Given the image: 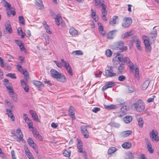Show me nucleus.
<instances>
[{"instance_id": "1", "label": "nucleus", "mask_w": 159, "mask_h": 159, "mask_svg": "<svg viewBox=\"0 0 159 159\" xmlns=\"http://www.w3.org/2000/svg\"><path fill=\"white\" fill-rule=\"evenodd\" d=\"M132 107L138 112L143 111L145 108V104L143 101L140 99H136L132 105Z\"/></svg>"}, {"instance_id": "2", "label": "nucleus", "mask_w": 159, "mask_h": 159, "mask_svg": "<svg viewBox=\"0 0 159 159\" xmlns=\"http://www.w3.org/2000/svg\"><path fill=\"white\" fill-rule=\"evenodd\" d=\"M117 55L113 59V62L114 63H116L118 62L120 63V65H125V62L128 61L129 59L127 57H124L122 54H119L118 52L117 53Z\"/></svg>"}, {"instance_id": "3", "label": "nucleus", "mask_w": 159, "mask_h": 159, "mask_svg": "<svg viewBox=\"0 0 159 159\" xmlns=\"http://www.w3.org/2000/svg\"><path fill=\"white\" fill-rule=\"evenodd\" d=\"M51 74L52 76L56 79L58 81L65 82L66 79L65 76L57 71V70L52 69L51 70Z\"/></svg>"}, {"instance_id": "4", "label": "nucleus", "mask_w": 159, "mask_h": 159, "mask_svg": "<svg viewBox=\"0 0 159 159\" xmlns=\"http://www.w3.org/2000/svg\"><path fill=\"white\" fill-rule=\"evenodd\" d=\"M95 6L98 8L102 7V10H106V6L104 4L103 0H94Z\"/></svg>"}, {"instance_id": "5", "label": "nucleus", "mask_w": 159, "mask_h": 159, "mask_svg": "<svg viewBox=\"0 0 159 159\" xmlns=\"http://www.w3.org/2000/svg\"><path fill=\"white\" fill-rule=\"evenodd\" d=\"M143 42L145 47L146 51L148 52H150L151 51L152 48L150 44L149 40L148 39L147 37L145 35H144L143 36Z\"/></svg>"}, {"instance_id": "6", "label": "nucleus", "mask_w": 159, "mask_h": 159, "mask_svg": "<svg viewBox=\"0 0 159 159\" xmlns=\"http://www.w3.org/2000/svg\"><path fill=\"white\" fill-rule=\"evenodd\" d=\"M16 134H14L13 137L17 141H20L23 140V134L21 130L19 129H18L16 131Z\"/></svg>"}, {"instance_id": "7", "label": "nucleus", "mask_w": 159, "mask_h": 159, "mask_svg": "<svg viewBox=\"0 0 159 159\" xmlns=\"http://www.w3.org/2000/svg\"><path fill=\"white\" fill-rule=\"evenodd\" d=\"M124 42L121 41H119L116 43V46L117 48L121 50L122 52L126 51L128 49L127 46H124Z\"/></svg>"}, {"instance_id": "8", "label": "nucleus", "mask_w": 159, "mask_h": 159, "mask_svg": "<svg viewBox=\"0 0 159 159\" xmlns=\"http://www.w3.org/2000/svg\"><path fill=\"white\" fill-rule=\"evenodd\" d=\"M132 23V19L130 17H126L124 18V22L122 24V26L124 28L129 27Z\"/></svg>"}, {"instance_id": "9", "label": "nucleus", "mask_w": 159, "mask_h": 159, "mask_svg": "<svg viewBox=\"0 0 159 159\" xmlns=\"http://www.w3.org/2000/svg\"><path fill=\"white\" fill-rule=\"evenodd\" d=\"M88 125H82L81 127L82 133L85 138H88L89 137V133L87 129Z\"/></svg>"}, {"instance_id": "10", "label": "nucleus", "mask_w": 159, "mask_h": 159, "mask_svg": "<svg viewBox=\"0 0 159 159\" xmlns=\"http://www.w3.org/2000/svg\"><path fill=\"white\" fill-rule=\"evenodd\" d=\"M157 131H155L152 130L150 132V135L151 139L153 140L158 141L159 140V138L157 136Z\"/></svg>"}, {"instance_id": "11", "label": "nucleus", "mask_w": 159, "mask_h": 159, "mask_svg": "<svg viewBox=\"0 0 159 159\" xmlns=\"http://www.w3.org/2000/svg\"><path fill=\"white\" fill-rule=\"evenodd\" d=\"M77 146L78 151L80 153H83L84 156H86V153L84 151H83L82 143L81 140L77 139Z\"/></svg>"}, {"instance_id": "12", "label": "nucleus", "mask_w": 159, "mask_h": 159, "mask_svg": "<svg viewBox=\"0 0 159 159\" xmlns=\"http://www.w3.org/2000/svg\"><path fill=\"white\" fill-rule=\"evenodd\" d=\"M116 84L114 82H109L107 83V84L102 87V90L104 91L107 89L112 87L115 86Z\"/></svg>"}, {"instance_id": "13", "label": "nucleus", "mask_w": 159, "mask_h": 159, "mask_svg": "<svg viewBox=\"0 0 159 159\" xmlns=\"http://www.w3.org/2000/svg\"><path fill=\"white\" fill-rule=\"evenodd\" d=\"M146 143L148 151L150 153H152L153 152V149L152 148V145L151 143L148 139H146Z\"/></svg>"}, {"instance_id": "14", "label": "nucleus", "mask_w": 159, "mask_h": 159, "mask_svg": "<svg viewBox=\"0 0 159 159\" xmlns=\"http://www.w3.org/2000/svg\"><path fill=\"white\" fill-rule=\"evenodd\" d=\"M20 82L21 86L25 91L26 92H28L29 91V89L27 84L23 80H21Z\"/></svg>"}, {"instance_id": "15", "label": "nucleus", "mask_w": 159, "mask_h": 159, "mask_svg": "<svg viewBox=\"0 0 159 159\" xmlns=\"http://www.w3.org/2000/svg\"><path fill=\"white\" fill-rule=\"evenodd\" d=\"M5 25L6 30L8 31L9 34L11 33L12 32V30L10 22L9 21H7Z\"/></svg>"}, {"instance_id": "16", "label": "nucleus", "mask_w": 159, "mask_h": 159, "mask_svg": "<svg viewBox=\"0 0 159 159\" xmlns=\"http://www.w3.org/2000/svg\"><path fill=\"white\" fill-rule=\"evenodd\" d=\"M136 118L138 122L139 126L140 127H142L143 125V118L139 115L136 116Z\"/></svg>"}, {"instance_id": "17", "label": "nucleus", "mask_w": 159, "mask_h": 159, "mask_svg": "<svg viewBox=\"0 0 159 159\" xmlns=\"http://www.w3.org/2000/svg\"><path fill=\"white\" fill-rule=\"evenodd\" d=\"M6 111L8 117H10L12 121H14L15 120V118L11 110L10 109H7Z\"/></svg>"}, {"instance_id": "18", "label": "nucleus", "mask_w": 159, "mask_h": 159, "mask_svg": "<svg viewBox=\"0 0 159 159\" xmlns=\"http://www.w3.org/2000/svg\"><path fill=\"white\" fill-rule=\"evenodd\" d=\"M27 142L31 147H32L34 149H36V145L34 143V141L31 138H29L27 140Z\"/></svg>"}, {"instance_id": "19", "label": "nucleus", "mask_w": 159, "mask_h": 159, "mask_svg": "<svg viewBox=\"0 0 159 159\" xmlns=\"http://www.w3.org/2000/svg\"><path fill=\"white\" fill-rule=\"evenodd\" d=\"M150 80H146L142 84V88L143 90H145L148 87L150 83Z\"/></svg>"}, {"instance_id": "20", "label": "nucleus", "mask_w": 159, "mask_h": 159, "mask_svg": "<svg viewBox=\"0 0 159 159\" xmlns=\"http://www.w3.org/2000/svg\"><path fill=\"white\" fill-rule=\"evenodd\" d=\"M105 73L109 77H112L116 76V73L114 72L113 70H105Z\"/></svg>"}, {"instance_id": "21", "label": "nucleus", "mask_w": 159, "mask_h": 159, "mask_svg": "<svg viewBox=\"0 0 159 159\" xmlns=\"http://www.w3.org/2000/svg\"><path fill=\"white\" fill-rule=\"evenodd\" d=\"M29 113L31 115L32 117L33 118V119L34 120L37 121H39L38 116L37 114L34 112L33 110H30Z\"/></svg>"}, {"instance_id": "22", "label": "nucleus", "mask_w": 159, "mask_h": 159, "mask_svg": "<svg viewBox=\"0 0 159 159\" xmlns=\"http://www.w3.org/2000/svg\"><path fill=\"white\" fill-rule=\"evenodd\" d=\"M54 19L55 20V21L56 24L57 25L59 26L60 25V21L62 20L61 15L59 14H57V17Z\"/></svg>"}, {"instance_id": "23", "label": "nucleus", "mask_w": 159, "mask_h": 159, "mask_svg": "<svg viewBox=\"0 0 159 159\" xmlns=\"http://www.w3.org/2000/svg\"><path fill=\"white\" fill-rule=\"evenodd\" d=\"M127 64L131 72H133L134 71L135 68V65H134L133 63L129 59L128 61L127 62ZM136 65H135L136 66Z\"/></svg>"}, {"instance_id": "24", "label": "nucleus", "mask_w": 159, "mask_h": 159, "mask_svg": "<svg viewBox=\"0 0 159 159\" xmlns=\"http://www.w3.org/2000/svg\"><path fill=\"white\" fill-rule=\"evenodd\" d=\"M35 1L36 5L38 6V9H43L44 6L41 0H35Z\"/></svg>"}, {"instance_id": "25", "label": "nucleus", "mask_w": 159, "mask_h": 159, "mask_svg": "<svg viewBox=\"0 0 159 159\" xmlns=\"http://www.w3.org/2000/svg\"><path fill=\"white\" fill-rule=\"evenodd\" d=\"M118 17L117 16H114L112 20L110 22V23L112 25L114 26L116 24H118Z\"/></svg>"}, {"instance_id": "26", "label": "nucleus", "mask_w": 159, "mask_h": 159, "mask_svg": "<svg viewBox=\"0 0 159 159\" xmlns=\"http://www.w3.org/2000/svg\"><path fill=\"white\" fill-rule=\"evenodd\" d=\"M69 33L70 35L74 36H75L76 35H77L78 32L74 28L71 27L69 30Z\"/></svg>"}, {"instance_id": "27", "label": "nucleus", "mask_w": 159, "mask_h": 159, "mask_svg": "<svg viewBox=\"0 0 159 159\" xmlns=\"http://www.w3.org/2000/svg\"><path fill=\"white\" fill-rule=\"evenodd\" d=\"M132 35L133 33L131 31L128 32L123 34L121 35V38L123 39H126Z\"/></svg>"}, {"instance_id": "28", "label": "nucleus", "mask_w": 159, "mask_h": 159, "mask_svg": "<svg viewBox=\"0 0 159 159\" xmlns=\"http://www.w3.org/2000/svg\"><path fill=\"white\" fill-rule=\"evenodd\" d=\"M4 85L7 89L9 90L8 92L9 93H11L13 92V89L11 87V84L10 83L8 84L6 83Z\"/></svg>"}, {"instance_id": "29", "label": "nucleus", "mask_w": 159, "mask_h": 159, "mask_svg": "<svg viewBox=\"0 0 159 159\" xmlns=\"http://www.w3.org/2000/svg\"><path fill=\"white\" fill-rule=\"evenodd\" d=\"M123 120L125 123L128 124L132 120V117L131 116H126L124 118Z\"/></svg>"}, {"instance_id": "30", "label": "nucleus", "mask_w": 159, "mask_h": 159, "mask_svg": "<svg viewBox=\"0 0 159 159\" xmlns=\"http://www.w3.org/2000/svg\"><path fill=\"white\" fill-rule=\"evenodd\" d=\"M33 83L36 87L40 88L42 85L43 84L40 81L34 80L33 81Z\"/></svg>"}, {"instance_id": "31", "label": "nucleus", "mask_w": 159, "mask_h": 159, "mask_svg": "<svg viewBox=\"0 0 159 159\" xmlns=\"http://www.w3.org/2000/svg\"><path fill=\"white\" fill-rule=\"evenodd\" d=\"M122 146L124 148L126 149H128L131 147V144L129 142H125L122 145Z\"/></svg>"}, {"instance_id": "32", "label": "nucleus", "mask_w": 159, "mask_h": 159, "mask_svg": "<svg viewBox=\"0 0 159 159\" xmlns=\"http://www.w3.org/2000/svg\"><path fill=\"white\" fill-rule=\"evenodd\" d=\"M134 76L135 78L138 79L139 78V70L137 66H135L134 69Z\"/></svg>"}, {"instance_id": "33", "label": "nucleus", "mask_w": 159, "mask_h": 159, "mask_svg": "<svg viewBox=\"0 0 159 159\" xmlns=\"http://www.w3.org/2000/svg\"><path fill=\"white\" fill-rule=\"evenodd\" d=\"M3 3L4 6L5 7H6L7 9H8L9 10H11V5L10 3L4 0L3 1Z\"/></svg>"}, {"instance_id": "34", "label": "nucleus", "mask_w": 159, "mask_h": 159, "mask_svg": "<svg viewBox=\"0 0 159 159\" xmlns=\"http://www.w3.org/2000/svg\"><path fill=\"white\" fill-rule=\"evenodd\" d=\"M92 11L91 14V17L95 21H97L98 20V16L96 14L95 11Z\"/></svg>"}, {"instance_id": "35", "label": "nucleus", "mask_w": 159, "mask_h": 159, "mask_svg": "<svg viewBox=\"0 0 159 159\" xmlns=\"http://www.w3.org/2000/svg\"><path fill=\"white\" fill-rule=\"evenodd\" d=\"M98 25L99 27L98 29L102 35H104L105 34V33L103 30V27L102 26V24L101 23L99 22L98 23Z\"/></svg>"}, {"instance_id": "36", "label": "nucleus", "mask_w": 159, "mask_h": 159, "mask_svg": "<svg viewBox=\"0 0 159 159\" xmlns=\"http://www.w3.org/2000/svg\"><path fill=\"white\" fill-rule=\"evenodd\" d=\"M17 33L19 35L21 36V38H23L25 37V34L23 32L21 28L19 27L18 29Z\"/></svg>"}, {"instance_id": "37", "label": "nucleus", "mask_w": 159, "mask_h": 159, "mask_svg": "<svg viewBox=\"0 0 159 159\" xmlns=\"http://www.w3.org/2000/svg\"><path fill=\"white\" fill-rule=\"evenodd\" d=\"M132 133V131L131 130L124 131L122 133V135L123 137H125L129 136Z\"/></svg>"}, {"instance_id": "38", "label": "nucleus", "mask_w": 159, "mask_h": 159, "mask_svg": "<svg viewBox=\"0 0 159 159\" xmlns=\"http://www.w3.org/2000/svg\"><path fill=\"white\" fill-rule=\"evenodd\" d=\"M22 74L24 75V78L25 80L27 81L29 80V74L27 70H26L23 71Z\"/></svg>"}, {"instance_id": "39", "label": "nucleus", "mask_w": 159, "mask_h": 159, "mask_svg": "<svg viewBox=\"0 0 159 159\" xmlns=\"http://www.w3.org/2000/svg\"><path fill=\"white\" fill-rule=\"evenodd\" d=\"M71 151L70 150L67 151L64 150L63 153V155L66 157H70Z\"/></svg>"}, {"instance_id": "40", "label": "nucleus", "mask_w": 159, "mask_h": 159, "mask_svg": "<svg viewBox=\"0 0 159 159\" xmlns=\"http://www.w3.org/2000/svg\"><path fill=\"white\" fill-rule=\"evenodd\" d=\"M104 107L106 109L110 110L116 108V106L113 104H111L109 105H104Z\"/></svg>"}, {"instance_id": "41", "label": "nucleus", "mask_w": 159, "mask_h": 159, "mask_svg": "<svg viewBox=\"0 0 159 159\" xmlns=\"http://www.w3.org/2000/svg\"><path fill=\"white\" fill-rule=\"evenodd\" d=\"M11 95V97L12 98L13 100L15 102H16L17 101V98L16 94L14 92L11 93H10Z\"/></svg>"}, {"instance_id": "42", "label": "nucleus", "mask_w": 159, "mask_h": 159, "mask_svg": "<svg viewBox=\"0 0 159 159\" xmlns=\"http://www.w3.org/2000/svg\"><path fill=\"white\" fill-rule=\"evenodd\" d=\"M135 43H136V47L137 49L140 51H141L142 50V48L140 45L141 43L140 41L138 39H137Z\"/></svg>"}, {"instance_id": "43", "label": "nucleus", "mask_w": 159, "mask_h": 159, "mask_svg": "<svg viewBox=\"0 0 159 159\" xmlns=\"http://www.w3.org/2000/svg\"><path fill=\"white\" fill-rule=\"evenodd\" d=\"M116 150V149L115 147H111L108 150V154H111L115 152Z\"/></svg>"}, {"instance_id": "44", "label": "nucleus", "mask_w": 159, "mask_h": 159, "mask_svg": "<svg viewBox=\"0 0 159 159\" xmlns=\"http://www.w3.org/2000/svg\"><path fill=\"white\" fill-rule=\"evenodd\" d=\"M114 30H112L110 31L107 35V38L108 39H112L113 38V33Z\"/></svg>"}, {"instance_id": "45", "label": "nucleus", "mask_w": 159, "mask_h": 159, "mask_svg": "<svg viewBox=\"0 0 159 159\" xmlns=\"http://www.w3.org/2000/svg\"><path fill=\"white\" fill-rule=\"evenodd\" d=\"M61 62L63 64L64 66L65 67L66 69L68 67L70 66L68 62L66 61H64L63 59H61Z\"/></svg>"}, {"instance_id": "46", "label": "nucleus", "mask_w": 159, "mask_h": 159, "mask_svg": "<svg viewBox=\"0 0 159 159\" xmlns=\"http://www.w3.org/2000/svg\"><path fill=\"white\" fill-rule=\"evenodd\" d=\"M72 54L74 55H83L82 52L80 50L75 51H73Z\"/></svg>"}, {"instance_id": "47", "label": "nucleus", "mask_w": 159, "mask_h": 159, "mask_svg": "<svg viewBox=\"0 0 159 159\" xmlns=\"http://www.w3.org/2000/svg\"><path fill=\"white\" fill-rule=\"evenodd\" d=\"M127 107L126 106H123L120 109L121 111L124 114H125L127 111Z\"/></svg>"}, {"instance_id": "48", "label": "nucleus", "mask_w": 159, "mask_h": 159, "mask_svg": "<svg viewBox=\"0 0 159 159\" xmlns=\"http://www.w3.org/2000/svg\"><path fill=\"white\" fill-rule=\"evenodd\" d=\"M34 136L37 139H38L40 140H42L43 138L38 133H36L34 134Z\"/></svg>"}, {"instance_id": "49", "label": "nucleus", "mask_w": 159, "mask_h": 159, "mask_svg": "<svg viewBox=\"0 0 159 159\" xmlns=\"http://www.w3.org/2000/svg\"><path fill=\"white\" fill-rule=\"evenodd\" d=\"M112 52L111 51L107 49L106 51V55L107 57H110L112 55Z\"/></svg>"}, {"instance_id": "50", "label": "nucleus", "mask_w": 159, "mask_h": 159, "mask_svg": "<svg viewBox=\"0 0 159 159\" xmlns=\"http://www.w3.org/2000/svg\"><path fill=\"white\" fill-rule=\"evenodd\" d=\"M7 76L10 77L12 79H16V77L14 73H8L6 75Z\"/></svg>"}, {"instance_id": "51", "label": "nucleus", "mask_w": 159, "mask_h": 159, "mask_svg": "<svg viewBox=\"0 0 159 159\" xmlns=\"http://www.w3.org/2000/svg\"><path fill=\"white\" fill-rule=\"evenodd\" d=\"M128 158L127 159H133L134 156L132 153L130 152H128L127 153Z\"/></svg>"}, {"instance_id": "52", "label": "nucleus", "mask_w": 159, "mask_h": 159, "mask_svg": "<svg viewBox=\"0 0 159 159\" xmlns=\"http://www.w3.org/2000/svg\"><path fill=\"white\" fill-rule=\"evenodd\" d=\"M155 98L156 96L155 95H153L148 99L147 102H152L153 101L154 99Z\"/></svg>"}, {"instance_id": "53", "label": "nucleus", "mask_w": 159, "mask_h": 159, "mask_svg": "<svg viewBox=\"0 0 159 159\" xmlns=\"http://www.w3.org/2000/svg\"><path fill=\"white\" fill-rule=\"evenodd\" d=\"M45 28L46 29V32L48 33L49 34H51L52 33V32L50 30L49 26L48 25H46L45 27Z\"/></svg>"}, {"instance_id": "54", "label": "nucleus", "mask_w": 159, "mask_h": 159, "mask_svg": "<svg viewBox=\"0 0 159 159\" xmlns=\"http://www.w3.org/2000/svg\"><path fill=\"white\" fill-rule=\"evenodd\" d=\"M119 64L120 66L118 68V70L119 72L122 73L124 69V67L123 66V65H120V63Z\"/></svg>"}, {"instance_id": "55", "label": "nucleus", "mask_w": 159, "mask_h": 159, "mask_svg": "<svg viewBox=\"0 0 159 159\" xmlns=\"http://www.w3.org/2000/svg\"><path fill=\"white\" fill-rule=\"evenodd\" d=\"M17 66V69L18 70L22 73L23 71H24L26 70V69H24L21 66L19 65H18Z\"/></svg>"}, {"instance_id": "56", "label": "nucleus", "mask_w": 159, "mask_h": 159, "mask_svg": "<svg viewBox=\"0 0 159 159\" xmlns=\"http://www.w3.org/2000/svg\"><path fill=\"white\" fill-rule=\"evenodd\" d=\"M19 19L21 24L24 25L25 24V20L24 17L22 16H19Z\"/></svg>"}, {"instance_id": "57", "label": "nucleus", "mask_w": 159, "mask_h": 159, "mask_svg": "<svg viewBox=\"0 0 159 159\" xmlns=\"http://www.w3.org/2000/svg\"><path fill=\"white\" fill-rule=\"evenodd\" d=\"M66 69L68 72L69 73V74L70 75H72L73 73L72 72L71 68L70 66L68 67Z\"/></svg>"}, {"instance_id": "58", "label": "nucleus", "mask_w": 159, "mask_h": 159, "mask_svg": "<svg viewBox=\"0 0 159 159\" xmlns=\"http://www.w3.org/2000/svg\"><path fill=\"white\" fill-rule=\"evenodd\" d=\"M45 39V40L46 43L47 44H49V37L47 35H45L44 36Z\"/></svg>"}, {"instance_id": "59", "label": "nucleus", "mask_w": 159, "mask_h": 159, "mask_svg": "<svg viewBox=\"0 0 159 159\" xmlns=\"http://www.w3.org/2000/svg\"><path fill=\"white\" fill-rule=\"evenodd\" d=\"M15 42L19 46L23 44V43L20 40H15Z\"/></svg>"}, {"instance_id": "60", "label": "nucleus", "mask_w": 159, "mask_h": 159, "mask_svg": "<svg viewBox=\"0 0 159 159\" xmlns=\"http://www.w3.org/2000/svg\"><path fill=\"white\" fill-rule=\"evenodd\" d=\"M51 16L54 19L55 18H56V17H57V15L53 11H51L50 13Z\"/></svg>"}, {"instance_id": "61", "label": "nucleus", "mask_w": 159, "mask_h": 159, "mask_svg": "<svg viewBox=\"0 0 159 159\" xmlns=\"http://www.w3.org/2000/svg\"><path fill=\"white\" fill-rule=\"evenodd\" d=\"M54 62L56 64L57 66L59 68H61L62 66V63H60L59 62L55 61Z\"/></svg>"}, {"instance_id": "62", "label": "nucleus", "mask_w": 159, "mask_h": 159, "mask_svg": "<svg viewBox=\"0 0 159 159\" xmlns=\"http://www.w3.org/2000/svg\"><path fill=\"white\" fill-rule=\"evenodd\" d=\"M27 124L28 125L29 129L30 128H32L33 127V124L31 121H29V122H27Z\"/></svg>"}, {"instance_id": "63", "label": "nucleus", "mask_w": 159, "mask_h": 159, "mask_svg": "<svg viewBox=\"0 0 159 159\" xmlns=\"http://www.w3.org/2000/svg\"><path fill=\"white\" fill-rule=\"evenodd\" d=\"M125 79V77L124 75L120 76L118 78V80L120 81H123Z\"/></svg>"}, {"instance_id": "64", "label": "nucleus", "mask_w": 159, "mask_h": 159, "mask_svg": "<svg viewBox=\"0 0 159 159\" xmlns=\"http://www.w3.org/2000/svg\"><path fill=\"white\" fill-rule=\"evenodd\" d=\"M29 159H34V157L31 152H29L26 154Z\"/></svg>"}]
</instances>
